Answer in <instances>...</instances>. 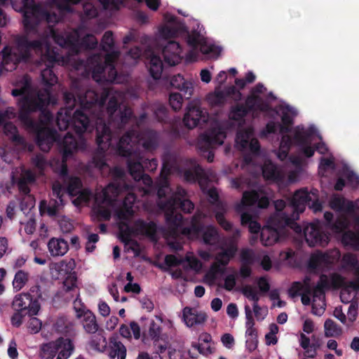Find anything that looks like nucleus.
<instances>
[{
	"label": "nucleus",
	"instance_id": "nucleus-36",
	"mask_svg": "<svg viewBox=\"0 0 359 359\" xmlns=\"http://www.w3.org/2000/svg\"><path fill=\"white\" fill-rule=\"evenodd\" d=\"M81 0H48L47 1L48 12L51 15L57 13L62 18V11H71V6L77 4Z\"/></svg>",
	"mask_w": 359,
	"mask_h": 359
},
{
	"label": "nucleus",
	"instance_id": "nucleus-35",
	"mask_svg": "<svg viewBox=\"0 0 359 359\" xmlns=\"http://www.w3.org/2000/svg\"><path fill=\"white\" fill-rule=\"evenodd\" d=\"M145 55L149 60V69L151 76L154 79H159L163 72V65L161 58L158 55V52L149 48L146 51Z\"/></svg>",
	"mask_w": 359,
	"mask_h": 359
},
{
	"label": "nucleus",
	"instance_id": "nucleus-31",
	"mask_svg": "<svg viewBox=\"0 0 359 359\" xmlns=\"http://www.w3.org/2000/svg\"><path fill=\"white\" fill-rule=\"evenodd\" d=\"M161 53L165 62L170 66L177 65L183 57L182 48L180 43L175 41H168L163 47Z\"/></svg>",
	"mask_w": 359,
	"mask_h": 359
},
{
	"label": "nucleus",
	"instance_id": "nucleus-19",
	"mask_svg": "<svg viewBox=\"0 0 359 359\" xmlns=\"http://www.w3.org/2000/svg\"><path fill=\"white\" fill-rule=\"evenodd\" d=\"M165 263L170 267L181 266L182 269L171 270L170 274L174 278H186V273L193 271L198 273L203 266L201 262L197 258L193 252H187L184 258H177L170 255L165 257Z\"/></svg>",
	"mask_w": 359,
	"mask_h": 359
},
{
	"label": "nucleus",
	"instance_id": "nucleus-17",
	"mask_svg": "<svg viewBox=\"0 0 359 359\" xmlns=\"http://www.w3.org/2000/svg\"><path fill=\"white\" fill-rule=\"evenodd\" d=\"M226 138V131L222 123H217L213 127L202 135L198 142V147L208 162H212L214 154L212 149L223 144Z\"/></svg>",
	"mask_w": 359,
	"mask_h": 359
},
{
	"label": "nucleus",
	"instance_id": "nucleus-2",
	"mask_svg": "<svg viewBox=\"0 0 359 359\" xmlns=\"http://www.w3.org/2000/svg\"><path fill=\"white\" fill-rule=\"evenodd\" d=\"M38 39L29 41L27 36H19L15 45L6 46L1 52L2 69L11 72L15 69L17 65L29 56V50H33L40 56V64H44L45 69H41V76L43 83L46 86H53L57 79L53 73L51 68L55 63L63 65L68 62L64 56L57 53L51 46L50 41L53 40L60 47L67 46L75 52L78 50V44L69 39L67 34H58L49 25L41 34H36Z\"/></svg>",
	"mask_w": 359,
	"mask_h": 359
},
{
	"label": "nucleus",
	"instance_id": "nucleus-30",
	"mask_svg": "<svg viewBox=\"0 0 359 359\" xmlns=\"http://www.w3.org/2000/svg\"><path fill=\"white\" fill-rule=\"evenodd\" d=\"M208 195L210 203H212L213 211L215 213V218L219 224L225 231L231 230V224L224 217V213L226 211V205L221 202H217L218 194L217 190L215 189H210L208 191Z\"/></svg>",
	"mask_w": 359,
	"mask_h": 359
},
{
	"label": "nucleus",
	"instance_id": "nucleus-10",
	"mask_svg": "<svg viewBox=\"0 0 359 359\" xmlns=\"http://www.w3.org/2000/svg\"><path fill=\"white\" fill-rule=\"evenodd\" d=\"M289 161L294 166V168H292L290 165L278 168L271 161H266L262 167L264 177L275 182L279 185L297 182L299 179L303 167L306 165V161L299 154H293L290 156Z\"/></svg>",
	"mask_w": 359,
	"mask_h": 359
},
{
	"label": "nucleus",
	"instance_id": "nucleus-16",
	"mask_svg": "<svg viewBox=\"0 0 359 359\" xmlns=\"http://www.w3.org/2000/svg\"><path fill=\"white\" fill-rule=\"evenodd\" d=\"M292 213L291 220H297L299 213L304 211L306 206L313 210L314 212L322 210V205L318 201V191L312 189L308 191L307 189H300L295 191L291 199Z\"/></svg>",
	"mask_w": 359,
	"mask_h": 359
},
{
	"label": "nucleus",
	"instance_id": "nucleus-22",
	"mask_svg": "<svg viewBox=\"0 0 359 359\" xmlns=\"http://www.w3.org/2000/svg\"><path fill=\"white\" fill-rule=\"evenodd\" d=\"M75 316L81 324L83 329L88 334H95L99 329L95 315L81 302L76 299L73 303Z\"/></svg>",
	"mask_w": 359,
	"mask_h": 359
},
{
	"label": "nucleus",
	"instance_id": "nucleus-45",
	"mask_svg": "<svg viewBox=\"0 0 359 359\" xmlns=\"http://www.w3.org/2000/svg\"><path fill=\"white\" fill-rule=\"evenodd\" d=\"M319 174L321 176H328L335 172V163L333 156L323 157L320 160L318 168Z\"/></svg>",
	"mask_w": 359,
	"mask_h": 359
},
{
	"label": "nucleus",
	"instance_id": "nucleus-63",
	"mask_svg": "<svg viewBox=\"0 0 359 359\" xmlns=\"http://www.w3.org/2000/svg\"><path fill=\"white\" fill-rule=\"evenodd\" d=\"M83 14L88 18H93L97 16V9L90 2L83 4Z\"/></svg>",
	"mask_w": 359,
	"mask_h": 359
},
{
	"label": "nucleus",
	"instance_id": "nucleus-33",
	"mask_svg": "<svg viewBox=\"0 0 359 359\" xmlns=\"http://www.w3.org/2000/svg\"><path fill=\"white\" fill-rule=\"evenodd\" d=\"M170 84L182 92L186 99H189L194 94V81L192 79H185L182 75L177 74L171 78Z\"/></svg>",
	"mask_w": 359,
	"mask_h": 359
},
{
	"label": "nucleus",
	"instance_id": "nucleus-39",
	"mask_svg": "<svg viewBox=\"0 0 359 359\" xmlns=\"http://www.w3.org/2000/svg\"><path fill=\"white\" fill-rule=\"evenodd\" d=\"M191 168L184 172V178L186 181L191 182L198 180L199 184L202 187L203 175H205L210 181L213 180L214 177L207 176V174L204 172L195 161H191Z\"/></svg>",
	"mask_w": 359,
	"mask_h": 359
},
{
	"label": "nucleus",
	"instance_id": "nucleus-20",
	"mask_svg": "<svg viewBox=\"0 0 359 359\" xmlns=\"http://www.w3.org/2000/svg\"><path fill=\"white\" fill-rule=\"evenodd\" d=\"M280 217H282L280 213L277 214L276 217H271L268 224L262 228L261 241L264 245H272L287 235L286 228L290 227V219L287 218L281 223L277 222L278 219Z\"/></svg>",
	"mask_w": 359,
	"mask_h": 359
},
{
	"label": "nucleus",
	"instance_id": "nucleus-40",
	"mask_svg": "<svg viewBox=\"0 0 359 359\" xmlns=\"http://www.w3.org/2000/svg\"><path fill=\"white\" fill-rule=\"evenodd\" d=\"M285 207V203L284 201H283V200L276 201L275 202V208L276 210V212L272 217H276L277 214L280 213L282 217H279V219H278L277 222L281 223L285 219L288 218L290 222V224H289L290 228L292 229L297 233H301L302 232L301 226L295 222L296 220H291L292 214H290L289 215L285 212H282V210Z\"/></svg>",
	"mask_w": 359,
	"mask_h": 359
},
{
	"label": "nucleus",
	"instance_id": "nucleus-23",
	"mask_svg": "<svg viewBox=\"0 0 359 359\" xmlns=\"http://www.w3.org/2000/svg\"><path fill=\"white\" fill-rule=\"evenodd\" d=\"M208 118V114L206 110L201 107L200 101L193 100L186 108L183 123L187 128L192 129L197 126L200 122H206Z\"/></svg>",
	"mask_w": 359,
	"mask_h": 359
},
{
	"label": "nucleus",
	"instance_id": "nucleus-8",
	"mask_svg": "<svg viewBox=\"0 0 359 359\" xmlns=\"http://www.w3.org/2000/svg\"><path fill=\"white\" fill-rule=\"evenodd\" d=\"M114 182L110 183L102 191H97L94 196L93 212L100 219L108 220L111 214L114 212L116 218L121 222L120 229L124 225L123 221L130 219L133 213V204L136 198L133 193L128 192L126 196L123 204L120 207L116 206V200L123 191H129V186L126 184L123 180L124 171L123 169L116 167L111 171Z\"/></svg>",
	"mask_w": 359,
	"mask_h": 359
},
{
	"label": "nucleus",
	"instance_id": "nucleus-14",
	"mask_svg": "<svg viewBox=\"0 0 359 359\" xmlns=\"http://www.w3.org/2000/svg\"><path fill=\"white\" fill-rule=\"evenodd\" d=\"M202 27L199 25L196 30L192 31L187 37V43L190 48L186 55V60L189 62L196 60L198 53H201L208 57H217L221 49L212 44L204 36Z\"/></svg>",
	"mask_w": 359,
	"mask_h": 359
},
{
	"label": "nucleus",
	"instance_id": "nucleus-32",
	"mask_svg": "<svg viewBox=\"0 0 359 359\" xmlns=\"http://www.w3.org/2000/svg\"><path fill=\"white\" fill-rule=\"evenodd\" d=\"M231 94L233 95V99L240 100L241 94L234 86L229 87L226 91L220 90L217 88L215 92L207 95V101L212 106L221 105L226 101V97Z\"/></svg>",
	"mask_w": 359,
	"mask_h": 359
},
{
	"label": "nucleus",
	"instance_id": "nucleus-28",
	"mask_svg": "<svg viewBox=\"0 0 359 359\" xmlns=\"http://www.w3.org/2000/svg\"><path fill=\"white\" fill-rule=\"evenodd\" d=\"M165 24L158 29L160 38L168 39L176 37L186 31L185 26L177 21L175 17L170 13L164 15Z\"/></svg>",
	"mask_w": 359,
	"mask_h": 359
},
{
	"label": "nucleus",
	"instance_id": "nucleus-11",
	"mask_svg": "<svg viewBox=\"0 0 359 359\" xmlns=\"http://www.w3.org/2000/svg\"><path fill=\"white\" fill-rule=\"evenodd\" d=\"M239 236L240 231L235 229L233 236L224 240L221 244V251L215 255V261L205 276L209 283H213L217 277L224 272L225 267L235 256L238 250L236 238Z\"/></svg>",
	"mask_w": 359,
	"mask_h": 359
},
{
	"label": "nucleus",
	"instance_id": "nucleus-37",
	"mask_svg": "<svg viewBox=\"0 0 359 359\" xmlns=\"http://www.w3.org/2000/svg\"><path fill=\"white\" fill-rule=\"evenodd\" d=\"M157 321L154 320H147L145 324L146 327L142 332L144 339H151L154 341H158L161 336V324L162 320L159 317H156Z\"/></svg>",
	"mask_w": 359,
	"mask_h": 359
},
{
	"label": "nucleus",
	"instance_id": "nucleus-59",
	"mask_svg": "<svg viewBox=\"0 0 359 359\" xmlns=\"http://www.w3.org/2000/svg\"><path fill=\"white\" fill-rule=\"evenodd\" d=\"M257 259L264 270L269 271L271 269L272 262L269 255L262 252L259 255Z\"/></svg>",
	"mask_w": 359,
	"mask_h": 359
},
{
	"label": "nucleus",
	"instance_id": "nucleus-54",
	"mask_svg": "<svg viewBox=\"0 0 359 359\" xmlns=\"http://www.w3.org/2000/svg\"><path fill=\"white\" fill-rule=\"evenodd\" d=\"M75 266V262L73 259L69 261L62 260L60 262L55 263L53 266V269L58 271H65L66 273L71 272Z\"/></svg>",
	"mask_w": 359,
	"mask_h": 359
},
{
	"label": "nucleus",
	"instance_id": "nucleus-24",
	"mask_svg": "<svg viewBox=\"0 0 359 359\" xmlns=\"http://www.w3.org/2000/svg\"><path fill=\"white\" fill-rule=\"evenodd\" d=\"M235 146L238 149L245 153L256 154L259 150L258 140L254 137L251 127L238 130L235 140Z\"/></svg>",
	"mask_w": 359,
	"mask_h": 359
},
{
	"label": "nucleus",
	"instance_id": "nucleus-4",
	"mask_svg": "<svg viewBox=\"0 0 359 359\" xmlns=\"http://www.w3.org/2000/svg\"><path fill=\"white\" fill-rule=\"evenodd\" d=\"M276 113L282 121V125L273 121L267 123L262 134L266 135L274 133L280 128L282 134L280 146L276 151V156L280 161H284L288 156L289 151L292 144L299 148V151L305 157L310 158L313 156L315 150L321 154H325L327 148L321 141V137L317 129L313 126L306 128L303 126H297L290 129L292 118L297 115L296 110L286 104H281L276 109Z\"/></svg>",
	"mask_w": 359,
	"mask_h": 359
},
{
	"label": "nucleus",
	"instance_id": "nucleus-9",
	"mask_svg": "<svg viewBox=\"0 0 359 359\" xmlns=\"http://www.w3.org/2000/svg\"><path fill=\"white\" fill-rule=\"evenodd\" d=\"M11 3L14 10L23 13V24L28 34H39L43 23L50 25L59 22V15L48 12L47 2L36 4L34 0H11Z\"/></svg>",
	"mask_w": 359,
	"mask_h": 359
},
{
	"label": "nucleus",
	"instance_id": "nucleus-15",
	"mask_svg": "<svg viewBox=\"0 0 359 359\" xmlns=\"http://www.w3.org/2000/svg\"><path fill=\"white\" fill-rule=\"evenodd\" d=\"M205 217V213L197 211L191 219V226L184 228L182 233L192 239L201 237L205 244L214 245L218 241V233L216 228L212 225L203 226L201 221Z\"/></svg>",
	"mask_w": 359,
	"mask_h": 359
},
{
	"label": "nucleus",
	"instance_id": "nucleus-57",
	"mask_svg": "<svg viewBox=\"0 0 359 359\" xmlns=\"http://www.w3.org/2000/svg\"><path fill=\"white\" fill-rule=\"evenodd\" d=\"M241 261L243 264H252L255 261V253L252 250L245 248L240 252Z\"/></svg>",
	"mask_w": 359,
	"mask_h": 359
},
{
	"label": "nucleus",
	"instance_id": "nucleus-41",
	"mask_svg": "<svg viewBox=\"0 0 359 359\" xmlns=\"http://www.w3.org/2000/svg\"><path fill=\"white\" fill-rule=\"evenodd\" d=\"M341 243L345 246L359 251V224L355 226V230H348L343 233Z\"/></svg>",
	"mask_w": 359,
	"mask_h": 359
},
{
	"label": "nucleus",
	"instance_id": "nucleus-6",
	"mask_svg": "<svg viewBox=\"0 0 359 359\" xmlns=\"http://www.w3.org/2000/svg\"><path fill=\"white\" fill-rule=\"evenodd\" d=\"M334 263V255L313 254L309 259V267L314 272L323 273L320 281L316 284L311 277H306L302 282H295L289 290L290 296H301L304 305L312 304L313 314L321 316L325 309L323 289L337 287Z\"/></svg>",
	"mask_w": 359,
	"mask_h": 359
},
{
	"label": "nucleus",
	"instance_id": "nucleus-61",
	"mask_svg": "<svg viewBox=\"0 0 359 359\" xmlns=\"http://www.w3.org/2000/svg\"><path fill=\"white\" fill-rule=\"evenodd\" d=\"M243 294L250 300L257 302L259 299V296L257 290L251 286H246L243 290Z\"/></svg>",
	"mask_w": 359,
	"mask_h": 359
},
{
	"label": "nucleus",
	"instance_id": "nucleus-3",
	"mask_svg": "<svg viewBox=\"0 0 359 359\" xmlns=\"http://www.w3.org/2000/svg\"><path fill=\"white\" fill-rule=\"evenodd\" d=\"M58 34L69 35V39L78 44V50L75 52L72 51L69 47H62L67 50V55L64 56V58L68 60V62L63 65H70L76 70L81 71V74L83 76H88L91 72L93 79L97 82H112L116 79V71L114 69V63L120 52L114 48L112 32H105L102 39V48L107 53L104 58L97 54L88 58L87 62L79 60L76 57L83 48H95L97 44L95 37L92 34H86L80 40L82 36L80 29L70 32H58Z\"/></svg>",
	"mask_w": 359,
	"mask_h": 359
},
{
	"label": "nucleus",
	"instance_id": "nucleus-1",
	"mask_svg": "<svg viewBox=\"0 0 359 359\" xmlns=\"http://www.w3.org/2000/svg\"><path fill=\"white\" fill-rule=\"evenodd\" d=\"M79 84L74 82L72 90L78 94V100L81 107L73 112V108L76 103L74 95L72 93H65L64 99L66 107L61 109L57 113V124L60 130L72 127L76 137L69 132L64 137L61 142L62 161H53L50 166L53 170L60 174L62 181L66 184L68 194L72 197V203L76 206L86 204L91 196L88 189H81L79 178L69 177L65 161L73 154L86 148V140L82 133L90 128V121L88 114L96 118L97 144L99 149L105 151L109 148L111 151L123 156H128V167L130 175L136 182V187L143 191V194H147L151 189L152 181L151 177L143 173L144 156L140 151L142 146L145 150L151 151L157 146V135L153 131H147L141 135L130 132L121 137L118 142L112 134L111 128H121L130 118V109L125 107L123 111H118L124 101L125 95L114 88L105 89L100 98L93 90H87L83 95H80L77 88Z\"/></svg>",
	"mask_w": 359,
	"mask_h": 359
},
{
	"label": "nucleus",
	"instance_id": "nucleus-53",
	"mask_svg": "<svg viewBox=\"0 0 359 359\" xmlns=\"http://www.w3.org/2000/svg\"><path fill=\"white\" fill-rule=\"evenodd\" d=\"M32 165L39 175H43L48 163L42 154H37L32 158Z\"/></svg>",
	"mask_w": 359,
	"mask_h": 359
},
{
	"label": "nucleus",
	"instance_id": "nucleus-64",
	"mask_svg": "<svg viewBox=\"0 0 359 359\" xmlns=\"http://www.w3.org/2000/svg\"><path fill=\"white\" fill-rule=\"evenodd\" d=\"M59 225L60 226V229L64 233H69L73 229V224L70 221V219L65 216H62L59 219Z\"/></svg>",
	"mask_w": 359,
	"mask_h": 359
},
{
	"label": "nucleus",
	"instance_id": "nucleus-56",
	"mask_svg": "<svg viewBox=\"0 0 359 359\" xmlns=\"http://www.w3.org/2000/svg\"><path fill=\"white\" fill-rule=\"evenodd\" d=\"M278 332L277 325L272 323L269 325V332L265 335L266 343L267 345L276 344L278 341L276 334Z\"/></svg>",
	"mask_w": 359,
	"mask_h": 359
},
{
	"label": "nucleus",
	"instance_id": "nucleus-48",
	"mask_svg": "<svg viewBox=\"0 0 359 359\" xmlns=\"http://www.w3.org/2000/svg\"><path fill=\"white\" fill-rule=\"evenodd\" d=\"M29 274L24 270H19L14 276L13 287L15 291L22 289L29 280Z\"/></svg>",
	"mask_w": 359,
	"mask_h": 359
},
{
	"label": "nucleus",
	"instance_id": "nucleus-58",
	"mask_svg": "<svg viewBox=\"0 0 359 359\" xmlns=\"http://www.w3.org/2000/svg\"><path fill=\"white\" fill-rule=\"evenodd\" d=\"M324 333L326 337H333L337 334V325L333 320L327 319L324 323Z\"/></svg>",
	"mask_w": 359,
	"mask_h": 359
},
{
	"label": "nucleus",
	"instance_id": "nucleus-62",
	"mask_svg": "<svg viewBox=\"0 0 359 359\" xmlns=\"http://www.w3.org/2000/svg\"><path fill=\"white\" fill-rule=\"evenodd\" d=\"M41 322L36 317L31 318L28 321V330L31 333L36 334L41 329Z\"/></svg>",
	"mask_w": 359,
	"mask_h": 359
},
{
	"label": "nucleus",
	"instance_id": "nucleus-55",
	"mask_svg": "<svg viewBox=\"0 0 359 359\" xmlns=\"http://www.w3.org/2000/svg\"><path fill=\"white\" fill-rule=\"evenodd\" d=\"M107 341L106 339L103 336H97L95 339H93L90 341V346L93 349L102 352L105 350L107 347Z\"/></svg>",
	"mask_w": 359,
	"mask_h": 359
},
{
	"label": "nucleus",
	"instance_id": "nucleus-51",
	"mask_svg": "<svg viewBox=\"0 0 359 359\" xmlns=\"http://www.w3.org/2000/svg\"><path fill=\"white\" fill-rule=\"evenodd\" d=\"M344 208L346 212L350 213L359 211V199L354 202L351 201L345 202L344 198L338 195V212Z\"/></svg>",
	"mask_w": 359,
	"mask_h": 359
},
{
	"label": "nucleus",
	"instance_id": "nucleus-29",
	"mask_svg": "<svg viewBox=\"0 0 359 359\" xmlns=\"http://www.w3.org/2000/svg\"><path fill=\"white\" fill-rule=\"evenodd\" d=\"M353 189L359 187V176L349 166L338 160V191H342L346 185Z\"/></svg>",
	"mask_w": 359,
	"mask_h": 359
},
{
	"label": "nucleus",
	"instance_id": "nucleus-34",
	"mask_svg": "<svg viewBox=\"0 0 359 359\" xmlns=\"http://www.w3.org/2000/svg\"><path fill=\"white\" fill-rule=\"evenodd\" d=\"M182 316L184 323L189 327L202 325L207 319V316L204 312L190 307H185L183 309Z\"/></svg>",
	"mask_w": 359,
	"mask_h": 359
},
{
	"label": "nucleus",
	"instance_id": "nucleus-50",
	"mask_svg": "<svg viewBox=\"0 0 359 359\" xmlns=\"http://www.w3.org/2000/svg\"><path fill=\"white\" fill-rule=\"evenodd\" d=\"M4 133L13 142L20 144H24L25 141L18 133V129L12 123H6L4 126Z\"/></svg>",
	"mask_w": 359,
	"mask_h": 359
},
{
	"label": "nucleus",
	"instance_id": "nucleus-13",
	"mask_svg": "<svg viewBox=\"0 0 359 359\" xmlns=\"http://www.w3.org/2000/svg\"><path fill=\"white\" fill-rule=\"evenodd\" d=\"M269 203L268 197L262 191H245L239 204L236 205V211L241 214V223L243 225L248 224L249 230L252 233H257L260 230V225L252 220V217L247 212L252 206L257 204L262 208L267 207Z\"/></svg>",
	"mask_w": 359,
	"mask_h": 359
},
{
	"label": "nucleus",
	"instance_id": "nucleus-44",
	"mask_svg": "<svg viewBox=\"0 0 359 359\" xmlns=\"http://www.w3.org/2000/svg\"><path fill=\"white\" fill-rule=\"evenodd\" d=\"M110 352L109 356L111 358L126 359V348L121 342L113 338L110 339Z\"/></svg>",
	"mask_w": 359,
	"mask_h": 359
},
{
	"label": "nucleus",
	"instance_id": "nucleus-49",
	"mask_svg": "<svg viewBox=\"0 0 359 359\" xmlns=\"http://www.w3.org/2000/svg\"><path fill=\"white\" fill-rule=\"evenodd\" d=\"M64 290L67 292H74L76 299H79L80 293L77 284V278L74 273H69L63 282Z\"/></svg>",
	"mask_w": 359,
	"mask_h": 359
},
{
	"label": "nucleus",
	"instance_id": "nucleus-38",
	"mask_svg": "<svg viewBox=\"0 0 359 359\" xmlns=\"http://www.w3.org/2000/svg\"><path fill=\"white\" fill-rule=\"evenodd\" d=\"M48 250L52 257H62L68 250L69 245L66 241L60 238H52L47 244Z\"/></svg>",
	"mask_w": 359,
	"mask_h": 359
},
{
	"label": "nucleus",
	"instance_id": "nucleus-52",
	"mask_svg": "<svg viewBox=\"0 0 359 359\" xmlns=\"http://www.w3.org/2000/svg\"><path fill=\"white\" fill-rule=\"evenodd\" d=\"M169 104L174 111H179L183 104V97L180 93H171L169 95Z\"/></svg>",
	"mask_w": 359,
	"mask_h": 359
},
{
	"label": "nucleus",
	"instance_id": "nucleus-47",
	"mask_svg": "<svg viewBox=\"0 0 359 359\" xmlns=\"http://www.w3.org/2000/svg\"><path fill=\"white\" fill-rule=\"evenodd\" d=\"M245 312L246 316V323H245V337L247 339H257V331L254 327V321L252 319V311L250 310V306H245Z\"/></svg>",
	"mask_w": 359,
	"mask_h": 359
},
{
	"label": "nucleus",
	"instance_id": "nucleus-42",
	"mask_svg": "<svg viewBox=\"0 0 359 359\" xmlns=\"http://www.w3.org/2000/svg\"><path fill=\"white\" fill-rule=\"evenodd\" d=\"M358 315V304L356 302H351L348 306L347 316L342 312L341 309L338 308V320L347 327L352 325L356 320Z\"/></svg>",
	"mask_w": 359,
	"mask_h": 359
},
{
	"label": "nucleus",
	"instance_id": "nucleus-21",
	"mask_svg": "<svg viewBox=\"0 0 359 359\" xmlns=\"http://www.w3.org/2000/svg\"><path fill=\"white\" fill-rule=\"evenodd\" d=\"M74 346L68 339H59L41 346L40 357L41 359H53L57 354V359H67L73 351Z\"/></svg>",
	"mask_w": 359,
	"mask_h": 359
},
{
	"label": "nucleus",
	"instance_id": "nucleus-26",
	"mask_svg": "<svg viewBox=\"0 0 359 359\" xmlns=\"http://www.w3.org/2000/svg\"><path fill=\"white\" fill-rule=\"evenodd\" d=\"M65 193L64 187L59 182H55L53 184V195L56 197L54 201H50L48 203L46 201L40 203L39 210L41 215L47 214L49 216H55L60 206L63 205V196Z\"/></svg>",
	"mask_w": 359,
	"mask_h": 359
},
{
	"label": "nucleus",
	"instance_id": "nucleus-5",
	"mask_svg": "<svg viewBox=\"0 0 359 359\" xmlns=\"http://www.w3.org/2000/svg\"><path fill=\"white\" fill-rule=\"evenodd\" d=\"M15 88L12 90V95L23 97L18 102L19 118L27 130L36 134V141L39 148L48 151L53 142L57 140L56 132L49 128L46 124L37 125L29 117V114L36 111H43L48 104H55L57 99L50 95L48 89L37 90L31 84L28 76H22L15 84Z\"/></svg>",
	"mask_w": 359,
	"mask_h": 359
},
{
	"label": "nucleus",
	"instance_id": "nucleus-27",
	"mask_svg": "<svg viewBox=\"0 0 359 359\" xmlns=\"http://www.w3.org/2000/svg\"><path fill=\"white\" fill-rule=\"evenodd\" d=\"M12 306L15 311H27L29 316L37 315L40 304L36 298L34 299L29 293H20L16 295Z\"/></svg>",
	"mask_w": 359,
	"mask_h": 359
},
{
	"label": "nucleus",
	"instance_id": "nucleus-12",
	"mask_svg": "<svg viewBox=\"0 0 359 359\" xmlns=\"http://www.w3.org/2000/svg\"><path fill=\"white\" fill-rule=\"evenodd\" d=\"M266 88L263 85L257 84L252 90L251 95L247 98L245 102L246 107L243 105H237L233 107L229 118L238 126H241L244 122V116L246 115L248 110L257 114L260 111H266L268 110V103L264 100V95Z\"/></svg>",
	"mask_w": 359,
	"mask_h": 359
},
{
	"label": "nucleus",
	"instance_id": "nucleus-18",
	"mask_svg": "<svg viewBox=\"0 0 359 359\" xmlns=\"http://www.w3.org/2000/svg\"><path fill=\"white\" fill-rule=\"evenodd\" d=\"M35 175L29 170L16 169L13 172L12 182L17 184L20 192L25 196L20 203V209L24 213H28L35 205V199L29 195V186L35 182Z\"/></svg>",
	"mask_w": 359,
	"mask_h": 359
},
{
	"label": "nucleus",
	"instance_id": "nucleus-43",
	"mask_svg": "<svg viewBox=\"0 0 359 359\" xmlns=\"http://www.w3.org/2000/svg\"><path fill=\"white\" fill-rule=\"evenodd\" d=\"M342 267L353 275H359V261L355 255L351 253L345 254L341 259Z\"/></svg>",
	"mask_w": 359,
	"mask_h": 359
},
{
	"label": "nucleus",
	"instance_id": "nucleus-7",
	"mask_svg": "<svg viewBox=\"0 0 359 359\" xmlns=\"http://www.w3.org/2000/svg\"><path fill=\"white\" fill-rule=\"evenodd\" d=\"M172 172V167L164 163L161 173V177L157 183L159 208L163 210L166 222L170 229V235L167 237L168 245L175 250L182 248V242L178 234L183 221L182 216L177 212L180 208L184 212H190L194 208V203L187 198V193L183 189L178 187L175 194L166 201L162 198L170 191L167 177Z\"/></svg>",
	"mask_w": 359,
	"mask_h": 359
},
{
	"label": "nucleus",
	"instance_id": "nucleus-60",
	"mask_svg": "<svg viewBox=\"0 0 359 359\" xmlns=\"http://www.w3.org/2000/svg\"><path fill=\"white\" fill-rule=\"evenodd\" d=\"M16 112L13 107H7L4 111H0V126L3 125L7 120L15 118Z\"/></svg>",
	"mask_w": 359,
	"mask_h": 359
},
{
	"label": "nucleus",
	"instance_id": "nucleus-46",
	"mask_svg": "<svg viewBox=\"0 0 359 359\" xmlns=\"http://www.w3.org/2000/svg\"><path fill=\"white\" fill-rule=\"evenodd\" d=\"M199 341L201 342L204 343V344L202 343H200V344L194 343L192 344V346L194 348L197 349L202 354L208 355V354L210 353H211L210 343L212 341L211 336L206 332H203L200 334Z\"/></svg>",
	"mask_w": 359,
	"mask_h": 359
},
{
	"label": "nucleus",
	"instance_id": "nucleus-25",
	"mask_svg": "<svg viewBox=\"0 0 359 359\" xmlns=\"http://www.w3.org/2000/svg\"><path fill=\"white\" fill-rule=\"evenodd\" d=\"M325 225L320 222H313L306 225L304 229V234L306 243L310 246L320 245L324 246L330 241V236L324 230Z\"/></svg>",
	"mask_w": 359,
	"mask_h": 359
}]
</instances>
